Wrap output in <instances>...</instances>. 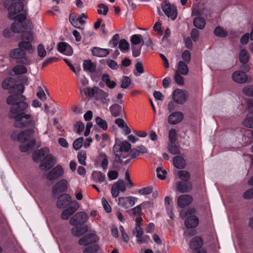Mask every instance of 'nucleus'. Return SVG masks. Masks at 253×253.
Here are the masks:
<instances>
[{
    "mask_svg": "<svg viewBox=\"0 0 253 253\" xmlns=\"http://www.w3.org/2000/svg\"><path fill=\"white\" fill-rule=\"evenodd\" d=\"M169 150L172 155L179 154L180 153L179 146L174 145L173 143L169 145Z\"/></svg>",
    "mask_w": 253,
    "mask_h": 253,
    "instance_id": "nucleus-49",
    "label": "nucleus"
},
{
    "mask_svg": "<svg viewBox=\"0 0 253 253\" xmlns=\"http://www.w3.org/2000/svg\"><path fill=\"white\" fill-rule=\"evenodd\" d=\"M130 42L132 44L134 45H137L141 42H142V44H144V41L141 35H133L131 38Z\"/></svg>",
    "mask_w": 253,
    "mask_h": 253,
    "instance_id": "nucleus-43",
    "label": "nucleus"
},
{
    "mask_svg": "<svg viewBox=\"0 0 253 253\" xmlns=\"http://www.w3.org/2000/svg\"><path fill=\"white\" fill-rule=\"evenodd\" d=\"M183 119V115L180 112H175L171 114L168 118L169 124L175 125L180 123Z\"/></svg>",
    "mask_w": 253,
    "mask_h": 253,
    "instance_id": "nucleus-21",
    "label": "nucleus"
},
{
    "mask_svg": "<svg viewBox=\"0 0 253 253\" xmlns=\"http://www.w3.org/2000/svg\"><path fill=\"white\" fill-rule=\"evenodd\" d=\"M83 68L84 71L94 73L96 70V65L90 60H86L84 62Z\"/></svg>",
    "mask_w": 253,
    "mask_h": 253,
    "instance_id": "nucleus-29",
    "label": "nucleus"
},
{
    "mask_svg": "<svg viewBox=\"0 0 253 253\" xmlns=\"http://www.w3.org/2000/svg\"><path fill=\"white\" fill-rule=\"evenodd\" d=\"M71 198L69 195H61L57 201V207L59 209H64L71 203Z\"/></svg>",
    "mask_w": 253,
    "mask_h": 253,
    "instance_id": "nucleus-18",
    "label": "nucleus"
},
{
    "mask_svg": "<svg viewBox=\"0 0 253 253\" xmlns=\"http://www.w3.org/2000/svg\"><path fill=\"white\" fill-rule=\"evenodd\" d=\"M99 240L98 237L95 234H88L81 238L79 240V244L82 246H87L97 242Z\"/></svg>",
    "mask_w": 253,
    "mask_h": 253,
    "instance_id": "nucleus-13",
    "label": "nucleus"
},
{
    "mask_svg": "<svg viewBox=\"0 0 253 253\" xmlns=\"http://www.w3.org/2000/svg\"><path fill=\"white\" fill-rule=\"evenodd\" d=\"M173 163L174 166L178 169H183L186 165L185 160L180 156L174 157L173 159Z\"/></svg>",
    "mask_w": 253,
    "mask_h": 253,
    "instance_id": "nucleus-34",
    "label": "nucleus"
},
{
    "mask_svg": "<svg viewBox=\"0 0 253 253\" xmlns=\"http://www.w3.org/2000/svg\"><path fill=\"white\" fill-rule=\"evenodd\" d=\"M137 200V198L131 196L119 197L118 205L125 209H128L133 206Z\"/></svg>",
    "mask_w": 253,
    "mask_h": 253,
    "instance_id": "nucleus-11",
    "label": "nucleus"
},
{
    "mask_svg": "<svg viewBox=\"0 0 253 253\" xmlns=\"http://www.w3.org/2000/svg\"><path fill=\"white\" fill-rule=\"evenodd\" d=\"M157 176L161 179H165L166 177L167 171L165 169H162V168L158 167L157 169Z\"/></svg>",
    "mask_w": 253,
    "mask_h": 253,
    "instance_id": "nucleus-57",
    "label": "nucleus"
},
{
    "mask_svg": "<svg viewBox=\"0 0 253 253\" xmlns=\"http://www.w3.org/2000/svg\"><path fill=\"white\" fill-rule=\"evenodd\" d=\"M131 83L130 79L127 76H123L122 80L121 87L123 88H127Z\"/></svg>",
    "mask_w": 253,
    "mask_h": 253,
    "instance_id": "nucleus-54",
    "label": "nucleus"
},
{
    "mask_svg": "<svg viewBox=\"0 0 253 253\" xmlns=\"http://www.w3.org/2000/svg\"><path fill=\"white\" fill-rule=\"evenodd\" d=\"M23 9V5L21 2H16L11 4L8 9L9 18L13 19V16L19 13Z\"/></svg>",
    "mask_w": 253,
    "mask_h": 253,
    "instance_id": "nucleus-17",
    "label": "nucleus"
},
{
    "mask_svg": "<svg viewBox=\"0 0 253 253\" xmlns=\"http://www.w3.org/2000/svg\"><path fill=\"white\" fill-rule=\"evenodd\" d=\"M102 80L110 88H114L116 85V83L114 81L110 80V76L107 74H104L102 75Z\"/></svg>",
    "mask_w": 253,
    "mask_h": 253,
    "instance_id": "nucleus-37",
    "label": "nucleus"
},
{
    "mask_svg": "<svg viewBox=\"0 0 253 253\" xmlns=\"http://www.w3.org/2000/svg\"><path fill=\"white\" fill-rule=\"evenodd\" d=\"M88 218L87 214L84 211L76 213L70 220V223L73 226L82 225L85 223Z\"/></svg>",
    "mask_w": 253,
    "mask_h": 253,
    "instance_id": "nucleus-6",
    "label": "nucleus"
},
{
    "mask_svg": "<svg viewBox=\"0 0 253 253\" xmlns=\"http://www.w3.org/2000/svg\"><path fill=\"white\" fill-rule=\"evenodd\" d=\"M243 197L245 199H251L253 198V187L246 190L243 194Z\"/></svg>",
    "mask_w": 253,
    "mask_h": 253,
    "instance_id": "nucleus-64",
    "label": "nucleus"
},
{
    "mask_svg": "<svg viewBox=\"0 0 253 253\" xmlns=\"http://www.w3.org/2000/svg\"><path fill=\"white\" fill-rule=\"evenodd\" d=\"M18 46L24 50H26L30 53H33L35 48L32 45L31 42H27L25 41H21L18 43Z\"/></svg>",
    "mask_w": 253,
    "mask_h": 253,
    "instance_id": "nucleus-31",
    "label": "nucleus"
},
{
    "mask_svg": "<svg viewBox=\"0 0 253 253\" xmlns=\"http://www.w3.org/2000/svg\"><path fill=\"white\" fill-rule=\"evenodd\" d=\"M22 41L32 42L33 40L32 33L30 31H25L22 32L21 35Z\"/></svg>",
    "mask_w": 253,
    "mask_h": 253,
    "instance_id": "nucleus-45",
    "label": "nucleus"
},
{
    "mask_svg": "<svg viewBox=\"0 0 253 253\" xmlns=\"http://www.w3.org/2000/svg\"><path fill=\"white\" fill-rule=\"evenodd\" d=\"M243 92L246 95L253 96V86H247L243 89Z\"/></svg>",
    "mask_w": 253,
    "mask_h": 253,
    "instance_id": "nucleus-62",
    "label": "nucleus"
},
{
    "mask_svg": "<svg viewBox=\"0 0 253 253\" xmlns=\"http://www.w3.org/2000/svg\"><path fill=\"white\" fill-rule=\"evenodd\" d=\"M120 40V36L119 34H115L111 39V40L109 42V44L111 45L112 47H116L119 42Z\"/></svg>",
    "mask_w": 253,
    "mask_h": 253,
    "instance_id": "nucleus-59",
    "label": "nucleus"
},
{
    "mask_svg": "<svg viewBox=\"0 0 253 253\" xmlns=\"http://www.w3.org/2000/svg\"><path fill=\"white\" fill-rule=\"evenodd\" d=\"M35 133L33 129H28L20 132L17 137L18 140L21 143L28 142L26 144H21L20 150L21 152H26L31 149L36 144V140L33 138Z\"/></svg>",
    "mask_w": 253,
    "mask_h": 253,
    "instance_id": "nucleus-2",
    "label": "nucleus"
},
{
    "mask_svg": "<svg viewBox=\"0 0 253 253\" xmlns=\"http://www.w3.org/2000/svg\"><path fill=\"white\" fill-rule=\"evenodd\" d=\"M98 9H97V13L99 14H103L104 15H106L109 9L107 5H105L104 3H100L97 5Z\"/></svg>",
    "mask_w": 253,
    "mask_h": 253,
    "instance_id": "nucleus-50",
    "label": "nucleus"
},
{
    "mask_svg": "<svg viewBox=\"0 0 253 253\" xmlns=\"http://www.w3.org/2000/svg\"><path fill=\"white\" fill-rule=\"evenodd\" d=\"M242 125L245 127L253 128V117H247L243 121Z\"/></svg>",
    "mask_w": 253,
    "mask_h": 253,
    "instance_id": "nucleus-44",
    "label": "nucleus"
},
{
    "mask_svg": "<svg viewBox=\"0 0 253 253\" xmlns=\"http://www.w3.org/2000/svg\"><path fill=\"white\" fill-rule=\"evenodd\" d=\"M24 86L23 84H17L10 87L9 89V93L13 95H10L7 98L6 102L8 104L14 105L18 103L20 97L24 92Z\"/></svg>",
    "mask_w": 253,
    "mask_h": 253,
    "instance_id": "nucleus-3",
    "label": "nucleus"
},
{
    "mask_svg": "<svg viewBox=\"0 0 253 253\" xmlns=\"http://www.w3.org/2000/svg\"><path fill=\"white\" fill-rule=\"evenodd\" d=\"M10 55L14 59H20L26 55V52L25 51L19 47V48L12 50L10 52Z\"/></svg>",
    "mask_w": 253,
    "mask_h": 253,
    "instance_id": "nucleus-32",
    "label": "nucleus"
},
{
    "mask_svg": "<svg viewBox=\"0 0 253 253\" xmlns=\"http://www.w3.org/2000/svg\"><path fill=\"white\" fill-rule=\"evenodd\" d=\"M56 162V160L51 154H47L44 159L41 162L40 168L42 170H47L54 165Z\"/></svg>",
    "mask_w": 253,
    "mask_h": 253,
    "instance_id": "nucleus-10",
    "label": "nucleus"
},
{
    "mask_svg": "<svg viewBox=\"0 0 253 253\" xmlns=\"http://www.w3.org/2000/svg\"><path fill=\"white\" fill-rule=\"evenodd\" d=\"M192 201V197L190 195H182L178 197L177 204L179 207L183 208L190 204Z\"/></svg>",
    "mask_w": 253,
    "mask_h": 253,
    "instance_id": "nucleus-19",
    "label": "nucleus"
},
{
    "mask_svg": "<svg viewBox=\"0 0 253 253\" xmlns=\"http://www.w3.org/2000/svg\"><path fill=\"white\" fill-rule=\"evenodd\" d=\"M25 96L20 97L18 103L12 105L9 110V117L14 120V126L16 128H36V122L30 114H26L24 111L28 107V104L25 102Z\"/></svg>",
    "mask_w": 253,
    "mask_h": 253,
    "instance_id": "nucleus-1",
    "label": "nucleus"
},
{
    "mask_svg": "<svg viewBox=\"0 0 253 253\" xmlns=\"http://www.w3.org/2000/svg\"><path fill=\"white\" fill-rule=\"evenodd\" d=\"M194 25L199 29H203L205 27L206 21L202 17H196L193 21Z\"/></svg>",
    "mask_w": 253,
    "mask_h": 253,
    "instance_id": "nucleus-38",
    "label": "nucleus"
},
{
    "mask_svg": "<svg viewBox=\"0 0 253 253\" xmlns=\"http://www.w3.org/2000/svg\"><path fill=\"white\" fill-rule=\"evenodd\" d=\"M203 245V240L201 237H195L190 242V248L194 251H197L201 248Z\"/></svg>",
    "mask_w": 253,
    "mask_h": 253,
    "instance_id": "nucleus-28",
    "label": "nucleus"
},
{
    "mask_svg": "<svg viewBox=\"0 0 253 253\" xmlns=\"http://www.w3.org/2000/svg\"><path fill=\"white\" fill-rule=\"evenodd\" d=\"M33 28V25L31 23L28 24L27 27L25 25L20 23H13L11 26L12 31L15 33H20L23 29L32 30Z\"/></svg>",
    "mask_w": 253,
    "mask_h": 253,
    "instance_id": "nucleus-22",
    "label": "nucleus"
},
{
    "mask_svg": "<svg viewBox=\"0 0 253 253\" xmlns=\"http://www.w3.org/2000/svg\"><path fill=\"white\" fill-rule=\"evenodd\" d=\"M58 50L63 53L65 54L68 55H71L73 53V51L72 50H70L69 51H67V44L65 42H59L58 44Z\"/></svg>",
    "mask_w": 253,
    "mask_h": 253,
    "instance_id": "nucleus-39",
    "label": "nucleus"
},
{
    "mask_svg": "<svg viewBox=\"0 0 253 253\" xmlns=\"http://www.w3.org/2000/svg\"><path fill=\"white\" fill-rule=\"evenodd\" d=\"M182 58L185 63L189 64L191 61V53L188 50H185L182 54Z\"/></svg>",
    "mask_w": 253,
    "mask_h": 253,
    "instance_id": "nucleus-56",
    "label": "nucleus"
},
{
    "mask_svg": "<svg viewBox=\"0 0 253 253\" xmlns=\"http://www.w3.org/2000/svg\"><path fill=\"white\" fill-rule=\"evenodd\" d=\"M194 209H189L182 210L180 212V215L182 218L190 215L185 221V225L188 228L196 227L199 224V219L195 215H190L195 212Z\"/></svg>",
    "mask_w": 253,
    "mask_h": 253,
    "instance_id": "nucleus-4",
    "label": "nucleus"
},
{
    "mask_svg": "<svg viewBox=\"0 0 253 253\" xmlns=\"http://www.w3.org/2000/svg\"><path fill=\"white\" fill-rule=\"evenodd\" d=\"M73 203L75 204L74 206H69L62 212L61 217L63 220H67L79 209V204L75 201L73 202Z\"/></svg>",
    "mask_w": 253,
    "mask_h": 253,
    "instance_id": "nucleus-16",
    "label": "nucleus"
},
{
    "mask_svg": "<svg viewBox=\"0 0 253 253\" xmlns=\"http://www.w3.org/2000/svg\"><path fill=\"white\" fill-rule=\"evenodd\" d=\"M95 122L96 124L103 130H106L108 128V125L105 120H103L101 118L97 117L95 118Z\"/></svg>",
    "mask_w": 253,
    "mask_h": 253,
    "instance_id": "nucleus-47",
    "label": "nucleus"
},
{
    "mask_svg": "<svg viewBox=\"0 0 253 253\" xmlns=\"http://www.w3.org/2000/svg\"><path fill=\"white\" fill-rule=\"evenodd\" d=\"M63 173L62 167L60 165H57L47 174L46 178L52 181L61 176Z\"/></svg>",
    "mask_w": 253,
    "mask_h": 253,
    "instance_id": "nucleus-14",
    "label": "nucleus"
},
{
    "mask_svg": "<svg viewBox=\"0 0 253 253\" xmlns=\"http://www.w3.org/2000/svg\"><path fill=\"white\" fill-rule=\"evenodd\" d=\"M84 138L83 137L76 139L73 142V147L76 150H80L83 145Z\"/></svg>",
    "mask_w": 253,
    "mask_h": 253,
    "instance_id": "nucleus-48",
    "label": "nucleus"
},
{
    "mask_svg": "<svg viewBox=\"0 0 253 253\" xmlns=\"http://www.w3.org/2000/svg\"><path fill=\"white\" fill-rule=\"evenodd\" d=\"M114 153L115 155V161L121 164L126 165L130 161V159H128L126 161L124 162L123 158H125L126 156L123 153L122 147L120 144H116L113 147Z\"/></svg>",
    "mask_w": 253,
    "mask_h": 253,
    "instance_id": "nucleus-8",
    "label": "nucleus"
},
{
    "mask_svg": "<svg viewBox=\"0 0 253 253\" xmlns=\"http://www.w3.org/2000/svg\"><path fill=\"white\" fill-rule=\"evenodd\" d=\"M178 175L180 179L184 181H187L190 178V174L189 172L186 170L179 171L178 172Z\"/></svg>",
    "mask_w": 253,
    "mask_h": 253,
    "instance_id": "nucleus-53",
    "label": "nucleus"
},
{
    "mask_svg": "<svg viewBox=\"0 0 253 253\" xmlns=\"http://www.w3.org/2000/svg\"><path fill=\"white\" fill-rule=\"evenodd\" d=\"M214 34L219 37H224L227 35V32L220 27H216L214 30Z\"/></svg>",
    "mask_w": 253,
    "mask_h": 253,
    "instance_id": "nucleus-51",
    "label": "nucleus"
},
{
    "mask_svg": "<svg viewBox=\"0 0 253 253\" xmlns=\"http://www.w3.org/2000/svg\"><path fill=\"white\" fill-rule=\"evenodd\" d=\"M232 79L234 81L239 84H244L247 82V75L245 72L237 71L232 74Z\"/></svg>",
    "mask_w": 253,
    "mask_h": 253,
    "instance_id": "nucleus-20",
    "label": "nucleus"
},
{
    "mask_svg": "<svg viewBox=\"0 0 253 253\" xmlns=\"http://www.w3.org/2000/svg\"><path fill=\"white\" fill-rule=\"evenodd\" d=\"M176 187L178 191L181 193H186L190 191L192 189L191 182H183L178 181L176 184Z\"/></svg>",
    "mask_w": 253,
    "mask_h": 253,
    "instance_id": "nucleus-25",
    "label": "nucleus"
},
{
    "mask_svg": "<svg viewBox=\"0 0 253 253\" xmlns=\"http://www.w3.org/2000/svg\"><path fill=\"white\" fill-rule=\"evenodd\" d=\"M38 55L42 58H43L46 55V51L44 47L42 44H39L38 46Z\"/></svg>",
    "mask_w": 253,
    "mask_h": 253,
    "instance_id": "nucleus-58",
    "label": "nucleus"
},
{
    "mask_svg": "<svg viewBox=\"0 0 253 253\" xmlns=\"http://www.w3.org/2000/svg\"><path fill=\"white\" fill-rule=\"evenodd\" d=\"M48 152L49 149L46 147L35 151L32 155L33 159L35 162L38 161Z\"/></svg>",
    "mask_w": 253,
    "mask_h": 253,
    "instance_id": "nucleus-26",
    "label": "nucleus"
},
{
    "mask_svg": "<svg viewBox=\"0 0 253 253\" xmlns=\"http://www.w3.org/2000/svg\"><path fill=\"white\" fill-rule=\"evenodd\" d=\"M87 91L85 92L89 96H94L95 94L98 95L99 93V91L101 89H99L98 87L94 86L91 88H88L87 89Z\"/></svg>",
    "mask_w": 253,
    "mask_h": 253,
    "instance_id": "nucleus-55",
    "label": "nucleus"
},
{
    "mask_svg": "<svg viewBox=\"0 0 253 253\" xmlns=\"http://www.w3.org/2000/svg\"><path fill=\"white\" fill-rule=\"evenodd\" d=\"M69 21L72 25L75 28L84 30V28L81 27L85 23V21L82 19V17H80L79 16L76 17V16L70 15L69 17Z\"/></svg>",
    "mask_w": 253,
    "mask_h": 253,
    "instance_id": "nucleus-23",
    "label": "nucleus"
},
{
    "mask_svg": "<svg viewBox=\"0 0 253 253\" xmlns=\"http://www.w3.org/2000/svg\"><path fill=\"white\" fill-rule=\"evenodd\" d=\"M68 181L65 179H63L58 181L52 187V192L53 194H57L59 193L66 192L68 189Z\"/></svg>",
    "mask_w": 253,
    "mask_h": 253,
    "instance_id": "nucleus-15",
    "label": "nucleus"
},
{
    "mask_svg": "<svg viewBox=\"0 0 253 253\" xmlns=\"http://www.w3.org/2000/svg\"><path fill=\"white\" fill-rule=\"evenodd\" d=\"M126 190V187L124 181L119 179L112 185L111 194L113 197L116 198L118 196L120 191L124 192Z\"/></svg>",
    "mask_w": 253,
    "mask_h": 253,
    "instance_id": "nucleus-12",
    "label": "nucleus"
},
{
    "mask_svg": "<svg viewBox=\"0 0 253 253\" xmlns=\"http://www.w3.org/2000/svg\"><path fill=\"white\" fill-rule=\"evenodd\" d=\"M181 75L180 73L176 72L174 76V80L177 84L182 85L184 84V79Z\"/></svg>",
    "mask_w": 253,
    "mask_h": 253,
    "instance_id": "nucleus-63",
    "label": "nucleus"
},
{
    "mask_svg": "<svg viewBox=\"0 0 253 253\" xmlns=\"http://www.w3.org/2000/svg\"><path fill=\"white\" fill-rule=\"evenodd\" d=\"M132 233L134 235H135L136 237V242L138 244H147L151 241L149 236L144 235L142 228H135Z\"/></svg>",
    "mask_w": 253,
    "mask_h": 253,
    "instance_id": "nucleus-7",
    "label": "nucleus"
},
{
    "mask_svg": "<svg viewBox=\"0 0 253 253\" xmlns=\"http://www.w3.org/2000/svg\"><path fill=\"white\" fill-rule=\"evenodd\" d=\"M250 59V55L248 51L245 49L241 50L239 54V60L242 64H246Z\"/></svg>",
    "mask_w": 253,
    "mask_h": 253,
    "instance_id": "nucleus-36",
    "label": "nucleus"
},
{
    "mask_svg": "<svg viewBox=\"0 0 253 253\" xmlns=\"http://www.w3.org/2000/svg\"><path fill=\"white\" fill-rule=\"evenodd\" d=\"M119 47L122 51H127L129 48V44L125 39H122L119 42Z\"/></svg>",
    "mask_w": 253,
    "mask_h": 253,
    "instance_id": "nucleus-46",
    "label": "nucleus"
},
{
    "mask_svg": "<svg viewBox=\"0 0 253 253\" xmlns=\"http://www.w3.org/2000/svg\"><path fill=\"white\" fill-rule=\"evenodd\" d=\"M14 84V80L12 78H8L5 79L2 83V88L4 89H9Z\"/></svg>",
    "mask_w": 253,
    "mask_h": 253,
    "instance_id": "nucleus-52",
    "label": "nucleus"
},
{
    "mask_svg": "<svg viewBox=\"0 0 253 253\" xmlns=\"http://www.w3.org/2000/svg\"><path fill=\"white\" fill-rule=\"evenodd\" d=\"M108 96L109 94L107 92H106L101 89V90L99 91L97 98L99 100H100L102 103L108 105L110 102V99L108 98Z\"/></svg>",
    "mask_w": 253,
    "mask_h": 253,
    "instance_id": "nucleus-35",
    "label": "nucleus"
},
{
    "mask_svg": "<svg viewBox=\"0 0 253 253\" xmlns=\"http://www.w3.org/2000/svg\"><path fill=\"white\" fill-rule=\"evenodd\" d=\"M91 51L94 56L100 57H105L109 54V51L107 49L97 47H93Z\"/></svg>",
    "mask_w": 253,
    "mask_h": 253,
    "instance_id": "nucleus-30",
    "label": "nucleus"
},
{
    "mask_svg": "<svg viewBox=\"0 0 253 253\" xmlns=\"http://www.w3.org/2000/svg\"><path fill=\"white\" fill-rule=\"evenodd\" d=\"M109 110L114 117H119L124 112V110L122 107L118 104H114L111 105Z\"/></svg>",
    "mask_w": 253,
    "mask_h": 253,
    "instance_id": "nucleus-27",
    "label": "nucleus"
},
{
    "mask_svg": "<svg viewBox=\"0 0 253 253\" xmlns=\"http://www.w3.org/2000/svg\"><path fill=\"white\" fill-rule=\"evenodd\" d=\"M187 63L184 61H180L178 62L176 72L180 73L182 75L186 76L188 74L189 69Z\"/></svg>",
    "mask_w": 253,
    "mask_h": 253,
    "instance_id": "nucleus-33",
    "label": "nucleus"
},
{
    "mask_svg": "<svg viewBox=\"0 0 253 253\" xmlns=\"http://www.w3.org/2000/svg\"><path fill=\"white\" fill-rule=\"evenodd\" d=\"M88 231V226L87 225H84L79 227L75 225L71 230L72 234L76 237H80L85 232Z\"/></svg>",
    "mask_w": 253,
    "mask_h": 253,
    "instance_id": "nucleus-24",
    "label": "nucleus"
},
{
    "mask_svg": "<svg viewBox=\"0 0 253 253\" xmlns=\"http://www.w3.org/2000/svg\"><path fill=\"white\" fill-rule=\"evenodd\" d=\"M120 145L122 147V150L123 152H124V154L125 152H128L131 148L130 144L126 141H123Z\"/></svg>",
    "mask_w": 253,
    "mask_h": 253,
    "instance_id": "nucleus-60",
    "label": "nucleus"
},
{
    "mask_svg": "<svg viewBox=\"0 0 253 253\" xmlns=\"http://www.w3.org/2000/svg\"><path fill=\"white\" fill-rule=\"evenodd\" d=\"M78 159L80 164L86 166V152L84 150L80 151L78 154Z\"/></svg>",
    "mask_w": 253,
    "mask_h": 253,
    "instance_id": "nucleus-42",
    "label": "nucleus"
},
{
    "mask_svg": "<svg viewBox=\"0 0 253 253\" xmlns=\"http://www.w3.org/2000/svg\"><path fill=\"white\" fill-rule=\"evenodd\" d=\"M188 96V93L186 91L179 89H175L172 93V99L174 101L180 104L184 103Z\"/></svg>",
    "mask_w": 253,
    "mask_h": 253,
    "instance_id": "nucleus-9",
    "label": "nucleus"
},
{
    "mask_svg": "<svg viewBox=\"0 0 253 253\" xmlns=\"http://www.w3.org/2000/svg\"><path fill=\"white\" fill-rule=\"evenodd\" d=\"M161 7L165 14L171 20H174L177 15L176 8L169 1L162 3Z\"/></svg>",
    "mask_w": 253,
    "mask_h": 253,
    "instance_id": "nucleus-5",
    "label": "nucleus"
},
{
    "mask_svg": "<svg viewBox=\"0 0 253 253\" xmlns=\"http://www.w3.org/2000/svg\"><path fill=\"white\" fill-rule=\"evenodd\" d=\"M169 138L170 143H173L175 141L176 139V134L174 129H171L169 130Z\"/></svg>",
    "mask_w": 253,
    "mask_h": 253,
    "instance_id": "nucleus-61",
    "label": "nucleus"
},
{
    "mask_svg": "<svg viewBox=\"0 0 253 253\" xmlns=\"http://www.w3.org/2000/svg\"><path fill=\"white\" fill-rule=\"evenodd\" d=\"M94 180L99 182H103L105 179V175L101 171H94L92 174Z\"/></svg>",
    "mask_w": 253,
    "mask_h": 253,
    "instance_id": "nucleus-41",
    "label": "nucleus"
},
{
    "mask_svg": "<svg viewBox=\"0 0 253 253\" xmlns=\"http://www.w3.org/2000/svg\"><path fill=\"white\" fill-rule=\"evenodd\" d=\"M13 71L15 75H20L26 73L27 69L24 65H17L13 68Z\"/></svg>",
    "mask_w": 253,
    "mask_h": 253,
    "instance_id": "nucleus-40",
    "label": "nucleus"
}]
</instances>
